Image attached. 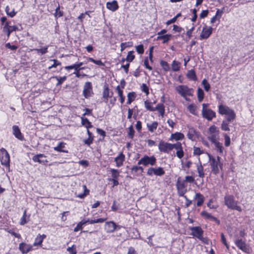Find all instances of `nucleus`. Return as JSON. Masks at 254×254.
Here are the masks:
<instances>
[{"mask_svg":"<svg viewBox=\"0 0 254 254\" xmlns=\"http://www.w3.org/2000/svg\"><path fill=\"white\" fill-rule=\"evenodd\" d=\"M209 130L210 134L219 133V131L217 129V127L215 126H211L209 128Z\"/></svg>","mask_w":254,"mask_h":254,"instance_id":"nucleus-49","label":"nucleus"},{"mask_svg":"<svg viewBox=\"0 0 254 254\" xmlns=\"http://www.w3.org/2000/svg\"><path fill=\"white\" fill-rule=\"evenodd\" d=\"M116 90L117 91L118 95L120 97L119 100L120 101V102L121 103V104H123L125 101V97L123 96V91L121 89L120 86L118 85L116 87Z\"/></svg>","mask_w":254,"mask_h":254,"instance_id":"nucleus-32","label":"nucleus"},{"mask_svg":"<svg viewBox=\"0 0 254 254\" xmlns=\"http://www.w3.org/2000/svg\"><path fill=\"white\" fill-rule=\"evenodd\" d=\"M201 215L204 217L206 219H209V220L211 219V218L212 217V215H211V214L205 211H203L201 212Z\"/></svg>","mask_w":254,"mask_h":254,"instance_id":"nucleus-50","label":"nucleus"},{"mask_svg":"<svg viewBox=\"0 0 254 254\" xmlns=\"http://www.w3.org/2000/svg\"><path fill=\"white\" fill-rule=\"evenodd\" d=\"M46 237V236L44 234L42 235L39 234L37 236L36 238L35 239L34 242L33 243V246H41L43 241V240Z\"/></svg>","mask_w":254,"mask_h":254,"instance_id":"nucleus-20","label":"nucleus"},{"mask_svg":"<svg viewBox=\"0 0 254 254\" xmlns=\"http://www.w3.org/2000/svg\"><path fill=\"white\" fill-rule=\"evenodd\" d=\"M154 175L158 176H161L165 174V171L161 167H158L155 168Z\"/></svg>","mask_w":254,"mask_h":254,"instance_id":"nucleus-45","label":"nucleus"},{"mask_svg":"<svg viewBox=\"0 0 254 254\" xmlns=\"http://www.w3.org/2000/svg\"><path fill=\"white\" fill-rule=\"evenodd\" d=\"M224 203L227 207L233 210L241 212L242 209L240 206L238 205V201L235 199L234 196L230 194H226L224 197Z\"/></svg>","mask_w":254,"mask_h":254,"instance_id":"nucleus-3","label":"nucleus"},{"mask_svg":"<svg viewBox=\"0 0 254 254\" xmlns=\"http://www.w3.org/2000/svg\"><path fill=\"white\" fill-rule=\"evenodd\" d=\"M107 8L113 11L116 10L118 8L117 1H113L112 2H108L106 4Z\"/></svg>","mask_w":254,"mask_h":254,"instance_id":"nucleus-21","label":"nucleus"},{"mask_svg":"<svg viewBox=\"0 0 254 254\" xmlns=\"http://www.w3.org/2000/svg\"><path fill=\"white\" fill-rule=\"evenodd\" d=\"M83 188L84 190V192L77 195L76 196L77 197H79L80 198H83L88 194L89 190L87 189L86 186L83 185Z\"/></svg>","mask_w":254,"mask_h":254,"instance_id":"nucleus-46","label":"nucleus"},{"mask_svg":"<svg viewBox=\"0 0 254 254\" xmlns=\"http://www.w3.org/2000/svg\"><path fill=\"white\" fill-rule=\"evenodd\" d=\"M54 15L56 18H59L63 16V12L60 11V6L56 8Z\"/></svg>","mask_w":254,"mask_h":254,"instance_id":"nucleus-58","label":"nucleus"},{"mask_svg":"<svg viewBox=\"0 0 254 254\" xmlns=\"http://www.w3.org/2000/svg\"><path fill=\"white\" fill-rule=\"evenodd\" d=\"M17 30H19L17 26H9L8 22H6V23H5V25L3 27V31L6 33L7 37L9 36L11 32Z\"/></svg>","mask_w":254,"mask_h":254,"instance_id":"nucleus-16","label":"nucleus"},{"mask_svg":"<svg viewBox=\"0 0 254 254\" xmlns=\"http://www.w3.org/2000/svg\"><path fill=\"white\" fill-rule=\"evenodd\" d=\"M176 91L184 98L186 99V96L192 95L193 90L189 88L186 85H180L176 87Z\"/></svg>","mask_w":254,"mask_h":254,"instance_id":"nucleus-5","label":"nucleus"},{"mask_svg":"<svg viewBox=\"0 0 254 254\" xmlns=\"http://www.w3.org/2000/svg\"><path fill=\"white\" fill-rule=\"evenodd\" d=\"M189 112L193 115H197V107L193 104H191L188 106Z\"/></svg>","mask_w":254,"mask_h":254,"instance_id":"nucleus-31","label":"nucleus"},{"mask_svg":"<svg viewBox=\"0 0 254 254\" xmlns=\"http://www.w3.org/2000/svg\"><path fill=\"white\" fill-rule=\"evenodd\" d=\"M172 37V35L171 34H166L162 36H158L157 37V39H162L163 40V43H166L168 42L171 39Z\"/></svg>","mask_w":254,"mask_h":254,"instance_id":"nucleus-34","label":"nucleus"},{"mask_svg":"<svg viewBox=\"0 0 254 254\" xmlns=\"http://www.w3.org/2000/svg\"><path fill=\"white\" fill-rule=\"evenodd\" d=\"M218 113L221 115H225L228 122H231L236 117L234 111L227 106L220 104L218 106Z\"/></svg>","mask_w":254,"mask_h":254,"instance_id":"nucleus-1","label":"nucleus"},{"mask_svg":"<svg viewBox=\"0 0 254 254\" xmlns=\"http://www.w3.org/2000/svg\"><path fill=\"white\" fill-rule=\"evenodd\" d=\"M187 76L190 80L193 81H196L197 80V77L195 71L193 69L189 70L188 71Z\"/></svg>","mask_w":254,"mask_h":254,"instance_id":"nucleus-26","label":"nucleus"},{"mask_svg":"<svg viewBox=\"0 0 254 254\" xmlns=\"http://www.w3.org/2000/svg\"><path fill=\"white\" fill-rule=\"evenodd\" d=\"M160 65H161V66L162 67L163 69L165 71H169L170 69V67L169 64L166 61H161L160 62Z\"/></svg>","mask_w":254,"mask_h":254,"instance_id":"nucleus-42","label":"nucleus"},{"mask_svg":"<svg viewBox=\"0 0 254 254\" xmlns=\"http://www.w3.org/2000/svg\"><path fill=\"white\" fill-rule=\"evenodd\" d=\"M110 96V93H109V89L108 87L107 86H104V91L103 92V98H104L106 101L105 102H107L108 101V98Z\"/></svg>","mask_w":254,"mask_h":254,"instance_id":"nucleus-37","label":"nucleus"},{"mask_svg":"<svg viewBox=\"0 0 254 254\" xmlns=\"http://www.w3.org/2000/svg\"><path fill=\"white\" fill-rule=\"evenodd\" d=\"M208 105V104H202V116L208 121H211L216 117V113L211 109L207 108Z\"/></svg>","mask_w":254,"mask_h":254,"instance_id":"nucleus-4","label":"nucleus"},{"mask_svg":"<svg viewBox=\"0 0 254 254\" xmlns=\"http://www.w3.org/2000/svg\"><path fill=\"white\" fill-rule=\"evenodd\" d=\"M55 78L58 80V83H57V86L61 85L63 82L66 79V76H63V77H55Z\"/></svg>","mask_w":254,"mask_h":254,"instance_id":"nucleus-56","label":"nucleus"},{"mask_svg":"<svg viewBox=\"0 0 254 254\" xmlns=\"http://www.w3.org/2000/svg\"><path fill=\"white\" fill-rule=\"evenodd\" d=\"M136 50L139 54H142L144 52L143 45H139L136 47Z\"/></svg>","mask_w":254,"mask_h":254,"instance_id":"nucleus-59","label":"nucleus"},{"mask_svg":"<svg viewBox=\"0 0 254 254\" xmlns=\"http://www.w3.org/2000/svg\"><path fill=\"white\" fill-rule=\"evenodd\" d=\"M116 224L113 222H106L105 224V229L108 233H111L116 229Z\"/></svg>","mask_w":254,"mask_h":254,"instance_id":"nucleus-18","label":"nucleus"},{"mask_svg":"<svg viewBox=\"0 0 254 254\" xmlns=\"http://www.w3.org/2000/svg\"><path fill=\"white\" fill-rule=\"evenodd\" d=\"M203 153V151L201 150L200 148L197 147H193V154L194 155H200V154Z\"/></svg>","mask_w":254,"mask_h":254,"instance_id":"nucleus-52","label":"nucleus"},{"mask_svg":"<svg viewBox=\"0 0 254 254\" xmlns=\"http://www.w3.org/2000/svg\"><path fill=\"white\" fill-rule=\"evenodd\" d=\"M51 61H53L54 64L49 67V69H50L53 67H56L58 65H61V63L58 62L56 60H52Z\"/></svg>","mask_w":254,"mask_h":254,"instance_id":"nucleus-60","label":"nucleus"},{"mask_svg":"<svg viewBox=\"0 0 254 254\" xmlns=\"http://www.w3.org/2000/svg\"><path fill=\"white\" fill-rule=\"evenodd\" d=\"M214 145L217 151L219 152V154L220 155H223L224 147L222 146V144L218 141L214 143Z\"/></svg>","mask_w":254,"mask_h":254,"instance_id":"nucleus-28","label":"nucleus"},{"mask_svg":"<svg viewBox=\"0 0 254 254\" xmlns=\"http://www.w3.org/2000/svg\"><path fill=\"white\" fill-rule=\"evenodd\" d=\"M65 143L63 142H60L59 143L58 145L57 146H55L54 147V149L55 151H57L58 152H67V151H65L64 150H63V149L65 147Z\"/></svg>","mask_w":254,"mask_h":254,"instance_id":"nucleus-25","label":"nucleus"},{"mask_svg":"<svg viewBox=\"0 0 254 254\" xmlns=\"http://www.w3.org/2000/svg\"><path fill=\"white\" fill-rule=\"evenodd\" d=\"M134 131L133 129L132 126H130L128 127V136L132 138L134 135Z\"/></svg>","mask_w":254,"mask_h":254,"instance_id":"nucleus-55","label":"nucleus"},{"mask_svg":"<svg viewBox=\"0 0 254 254\" xmlns=\"http://www.w3.org/2000/svg\"><path fill=\"white\" fill-rule=\"evenodd\" d=\"M64 68L68 70H70V69H74L75 70H76L77 72H78V71L80 69V68H78V66H77L76 64H74L73 65H69V66H66L64 67Z\"/></svg>","mask_w":254,"mask_h":254,"instance_id":"nucleus-57","label":"nucleus"},{"mask_svg":"<svg viewBox=\"0 0 254 254\" xmlns=\"http://www.w3.org/2000/svg\"><path fill=\"white\" fill-rule=\"evenodd\" d=\"M5 47L7 48L10 49L11 50L14 51L17 49V47L15 45H11L9 43H7L5 44Z\"/></svg>","mask_w":254,"mask_h":254,"instance_id":"nucleus-64","label":"nucleus"},{"mask_svg":"<svg viewBox=\"0 0 254 254\" xmlns=\"http://www.w3.org/2000/svg\"><path fill=\"white\" fill-rule=\"evenodd\" d=\"M81 119L82 125L86 127L87 129H89L92 127L91 122L88 120V119L82 117Z\"/></svg>","mask_w":254,"mask_h":254,"instance_id":"nucleus-27","label":"nucleus"},{"mask_svg":"<svg viewBox=\"0 0 254 254\" xmlns=\"http://www.w3.org/2000/svg\"><path fill=\"white\" fill-rule=\"evenodd\" d=\"M158 111L160 115L163 117L165 113V107L162 103L158 104L156 107L154 108V111Z\"/></svg>","mask_w":254,"mask_h":254,"instance_id":"nucleus-22","label":"nucleus"},{"mask_svg":"<svg viewBox=\"0 0 254 254\" xmlns=\"http://www.w3.org/2000/svg\"><path fill=\"white\" fill-rule=\"evenodd\" d=\"M209 163L212 172L216 175L219 173L220 169L222 168V164L220 163V157L218 156L217 158L208 154Z\"/></svg>","mask_w":254,"mask_h":254,"instance_id":"nucleus-2","label":"nucleus"},{"mask_svg":"<svg viewBox=\"0 0 254 254\" xmlns=\"http://www.w3.org/2000/svg\"><path fill=\"white\" fill-rule=\"evenodd\" d=\"M212 28L211 27L205 26L203 28L202 32L200 35V40L206 39L209 38L212 32Z\"/></svg>","mask_w":254,"mask_h":254,"instance_id":"nucleus-14","label":"nucleus"},{"mask_svg":"<svg viewBox=\"0 0 254 254\" xmlns=\"http://www.w3.org/2000/svg\"><path fill=\"white\" fill-rule=\"evenodd\" d=\"M195 133L196 131L193 128H190L187 134L188 137L191 140H194L195 139Z\"/></svg>","mask_w":254,"mask_h":254,"instance_id":"nucleus-30","label":"nucleus"},{"mask_svg":"<svg viewBox=\"0 0 254 254\" xmlns=\"http://www.w3.org/2000/svg\"><path fill=\"white\" fill-rule=\"evenodd\" d=\"M141 91L145 93L146 95L149 94V89L147 85L145 83H143L141 86Z\"/></svg>","mask_w":254,"mask_h":254,"instance_id":"nucleus-53","label":"nucleus"},{"mask_svg":"<svg viewBox=\"0 0 254 254\" xmlns=\"http://www.w3.org/2000/svg\"><path fill=\"white\" fill-rule=\"evenodd\" d=\"M92 94L93 91L91 83L90 82H85L83 90V96L85 98H88L90 97Z\"/></svg>","mask_w":254,"mask_h":254,"instance_id":"nucleus-10","label":"nucleus"},{"mask_svg":"<svg viewBox=\"0 0 254 254\" xmlns=\"http://www.w3.org/2000/svg\"><path fill=\"white\" fill-rule=\"evenodd\" d=\"M158 124L156 122H154L151 124L147 123V128L150 132H153L158 127Z\"/></svg>","mask_w":254,"mask_h":254,"instance_id":"nucleus-29","label":"nucleus"},{"mask_svg":"<svg viewBox=\"0 0 254 254\" xmlns=\"http://www.w3.org/2000/svg\"><path fill=\"white\" fill-rule=\"evenodd\" d=\"M172 150L173 149H175L177 150V156L180 159L183 158L184 155V152L183 149L182 143L180 142H177L176 143L172 144Z\"/></svg>","mask_w":254,"mask_h":254,"instance_id":"nucleus-11","label":"nucleus"},{"mask_svg":"<svg viewBox=\"0 0 254 254\" xmlns=\"http://www.w3.org/2000/svg\"><path fill=\"white\" fill-rule=\"evenodd\" d=\"M110 171H111V173L112 174V177H113V179H117V178L119 176V172H118V171L117 170H115L114 169H111Z\"/></svg>","mask_w":254,"mask_h":254,"instance_id":"nucleus-54","label":"nucleus"},{"mask_svg":"<svg viewBox=\"0 0 254 254\" xmlns=\"http://www.w3.org/2000/svg\"><path fill=\"white\" fill-rule=\"evenodd\" d=\"M180 68V63L175 60L173 61L172 64V69L173 71L179 70Z\"/></svg>","mask_w":254,"mask_h":254,"instance_id":"nucleus-35","label":"nucleus"},{"mask_svg":"<svg viewBox=\"0 0 254 254\" xmlns=\"http://www.w3.org/2000/svg\"><path fill=\"white\" fill-rule=\"evenodd\" d=\"M190 230L191 231V233L190 234L191 235L196 237L200 240H202V235L203 233V231L202 230L200 227L195 226L190 227Z\"/></svg>","mask_w":254,"mask_h":254,"instance_id":"nucleus-9","label":"nucleus"},{"mask_svg":"<svg viewBox=\"0 0 254 254\" xmlns=\"http://www.w3.org/2000/svg\"><path fill=\"white\" fill-rule=\"evenodd\" d=\"M19 249L23 254H26L33 250L32 246L25 243H21L19 245Z\"/></svg>","mask_w":254,"mask_h":254,"instance_id":"nucleus-15","label":"nucleus"},{"mask_svg":"<svg viewBox=\"0 0 254 254\" xmlns=\"http://www.w3.org/2000/svg\"><path fill=\"white\" fill-rule=\"evenodd\" d=\"M236 246L241 250L246 253H250V249L246 245V243L242 239H238L235 241Z\"/></svg>","mask_w":254,"mask_h":254,"instance_id":"nucleus-12","label":"nucleus"},{"mask_svg":"<svg viewBox=\"0 0 254 254\" xmlns=\"http://www.w3.org/2000/svg\"><path fill=\"white\" fill-rule=\"evenodd\" d=\"M32 160L35 162H38L43 165H46L48 163V161L46 159V156L43 154H39L34 155L32 157Z\"/></svg>","mask_w":254,"mask_h":254,"instance_id":"nucleus-13","label":"nucleus"},{"mask_svg":"<svg viewBox=\"0 0 254 254\" xmlns=\"http://www.w3.org/2000/svg\"><path fill=\"white\" fill-rule=\"evenodd\" d=\"M0 160L2 165L5 166L9 165L10 157L9 154L3 148L0 149Z\"/></svg>","mask_w":254,"mask_h":254,"instance_id":"nucleus-7","label":"nucleus"},{"mask_svg":"<svg viewBox=\"0 0 254 254\" xmlns=\"http://www.w3.org/2000/svg\"><path fill=\"white\" fill-rule=\"evenodd\" d=\"M221 240L222 243L228 249L229 246L227 243L226 238L223 233L221 234Z\"/></svg>","mask_w":254,"mask_h":254,"instance_id":"nucleus-62","label":"nucleus"},{"mask_svg":"<svg viewBox=\"0 0 254 254\" xmlns=\"http://www.w3.org/2000/svg\"><path fill=\"white\" fill-rule=\"evenodd\" d=\"M125 159V155L121 153L117 157L115 158V161L116 163L117 167H120L123 164V162Z\"/></svg>","mask_w":254,"mask_h":254,"instance_id":"nucleus-24","label":"nucleus"},{"mask_svg":"<svg viewBox=\"0 0 254 254\" xmlns=\"http://www.w3.org/2000/svg\"><path fill=\"white\" fill-rule=\"evenodd\" d=\"M201 83L203 86L204 90L206 92H208L210 88V86L209 83L208 82L207 80L206 79H203Z\"/></svg>","mask_w":254,"mask_h":254,"instance_id":"nucleus-44","label":"nucleus"},{"mask_svg":"<svg viewBox=\"0 0 254 254\" xmlns=\"http://www.w3.org/2000/svg\"><path fill=\"white\" fill-rule=\"evenodd\" d=\"M225 145L229 146L230 144V138L227 134L224 135Z\"/></svg>","mask_w":254,"mask_h":254,"instance_id":"nucleus-61","label":"nucleus"},{"mask_svg":"<svg viewBox=\"0 0 254 254\" xmlns=\"http://www.w3.org/2000/svg\"><path fill=\"white\" fill-rule=\"evenodd\" d=\"M48 46H47L41 49H34L33 50L37 51V53L44 55L48 52Z\"/></svg>","mask_w":254,"mask_h":254,"instance_id":"nucleus-43","label":"nucleus"},{"mask_svg":"<svg viewBox=\"0 0 254 254\" xmlns=\"http://www.w3.org/2000/svg\"><path fill=\"white\" fill-rule=\"evenodd\" d=\"M219 137V133L215 134H210V135L208 137V139L211 141L213 144L215 142H218L217 138Z\"/></svg>","mask_w":254,"mask_h":254,"instance_id":"nucleus-40","label":"nucleus"},{"mask_svg":"<svg viewBox=\"0 0 254 254\" xmlns=\"http://www.w3.org/2000/svg\"><path fill=\"white\" fill-rule=\"evenodd\" d=\"M87 62H91L99 66H104V64L101 60H95L92 58H88L87 59Z\"/></svg>","mask_w":254,"mask_h":254,"instance_id":"nucleus-41","label":"nucleus"},{"mask_svg":"<svg viewBox=\"0 0 254 254\" xmlns=\"http://www.w3.org/2000/svg\"><path fill=\"white\" fill-rule=\"evenodd\" d=\"M133 51L128 52V56H127V61L128 63L132 61V60L134 58V56L133 55ZM129 67V64H128V67Z\"/></svg>","mask_w":254,"mask_h":254,"instance_id":"nucleus-51","label":"nucleus"},{"mask_svg":"<svg viewBox=\"0 0 254 254\" xmlns=\"http://www.w3.org/2000/svg\"><path fill=\"white\" fill-rule=\"evenodd\" d=\"M185 135L183 133L179 132H176L172 133L170 136V140H175L176 141L181 140L184 138Z\"/></svg>","mask_w":254,"mask_h":254,"instance_id":"nucleus-19","label":"nucleus"},{"mask_svg":"<svg viewBox=\"0 0 254 254\" xmlns=\"http://www.w3.org/2000/svg\"><path fill=\"white\" fill-rule=\"evenodd\" d=\"M156 162V159L154 156H148L147 155H145L138 161V164L143 165L145 166L148 165L153 166L155 164Z\"/></svg>","mask_w":254,"mask_h":254,"instance_id":"nucleus-6","label":"nucleus"},{"mask_svg":"<svg viewBox=\"0 0 254 254\" xmlns=\"http://www.w3.org/2000/svg\"><path fill=\"white\" fill-rule=\"evenodd\" d=\"M173 145L172 143L160 141L158 144V149L161 152L168 153L172 150Z\"/></svg>","mask_w":254,"mask_h":254,"instance_id":"nucleus-8","label":"nucleus"},{"mask_svg":"<svg viewBox=\"0 0 254 254\" xmlns=\"http://www.w3.org/2000/svg\"><path fill=\"white\" fill-rule=\"evenodd\" d=\"M197 96L199 102H201L204 98V92L202 89L198 88L197 91Z\"/></svg>","mask_w":254,"mask_h":254,"instance_id":"nucleus-39","label":"nucleus"},{"mask_svg":"<svg viewBox=\"0 0 254 254\" xmlns=\"http://www.w3.org/2000/svg\"><path fill=\"white\" fill-rule=\"evenodd\" d=\"M194 199L197 200L196 205L197 206H201L204 201V197L200 193H196L194 196Z\"/></svg>","mask_w":254,"mask_h":254,"instance_id":"nucleus-23","label":"nucleus"},{"mask_svg":"<svg viewBox=\"0 0 254 254\" xmlns=\"http://www.w3.org/2000/svg\"><path fill=\"white\" fill-rule=\"evenodd\" d=\"M152 103L148 100L144 102V105L146 109L150 111H154V108L152 107Z\"/></svg>","mask_w":254,"mask_h":254,"instance_id":"nucleus-47","label":"nucleus"},{"mask_svg":"<svg viewBox=\"0 0 254 254\" xmlns=\"http://www.w3.org/2000/svg\"><path fill=\"white\" fill-rule=\"evenodd\" d=\"M136 97L135 94L134 92L128 93V104H130L131 102L134 100Z\"/></svg>","mask_w":254,"mask_h":254,"instance_id":"nucleus-48","label":"nucleus"},{"mask_svg":"<svg viewBox=\"0 0 254 254\" xmlns=\"http://www.w3.org/2000/svg\"><path fill=\"white\" fill-rule=\"evenodd\" d=\"M29 217H27L26 215V210H25L22 217L20 219V224L21 225H24L26 224L29 220Z\"/></svg>","mask_w":254,"mask_h":254,"instance_id":"nucleus-33","label":"nucleus"},{"mask_svg":"<svg viewBox=\"0 0 254 254\" xmlns=\"http://www.w3.org/2000/svg\"><path fill=\"white\" fill-rule=\"evenodd\" d=\"M12 133L17 139L20 140H24L23 136L22 135L21 131L17 126L14 125L12 127Z\"/></svg>","mask_w":254,"mask_h":254,"instance_id":"nucleus-17","label":"nucleus"},{"mask_svg":"<svg viewBox=\"0 0 254 254\" xmlns=\"http://www.w3.org/2000/svg\"><path fill=\"white\" fill-rule=\"evenodd\" d=\"M223 13V9H218L216 11L215 16L218 17V21H219L220 18L221 17Z\"/></svg>","mask_w":254,"mask_h":254,"instance_id":"nucleus-63","label":"nucleus"},{"mask_svg":"<svg viewBox=\"0 0 254 254\" xmlns=\"http://www.w3.org/2000/svg\"><path fill=\"white\" fill-rule=\"evenodd\" d=\"M231 122H228L227 120L223 121L222 122V124H221V128L222 130H224V131H229L230 128H229V124Z\"/></svg>","mask_w":254,"mask_h":254,"instance_id":"nucleus-36","label":"nucleus"},{"mask_svg":"<svg viewBox=\"0 0 254 254\" xmlns=\"http://www.w3.org/2000/svg\"><path fill=\"white\" fill-rule=\"evenodd\" d=\"M197 171L198 173V176L200 178H203L204 177V173L203 171V167L200 163L199 165H197Z\"/></svg>","mask_w":254,"mask_h":254,"instance_id":"nucleus-38","label":"nucleus"}]
</instances>
